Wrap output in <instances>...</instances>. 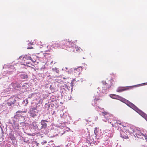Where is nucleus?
Wrapping results in <instances>:
<instances>
[{
  "label": "nucleus",
  "instance_id": "obj_1",
  "mask_svg": "<svg viewBox=\"0 0 147 147\" xmlns=\"http://www.w3.org/2000/svg\"><path fill=\"white\" fill-rule=\"evenodd\" d=\"M115 95L118 98H119V99L120 100L125 102L129 107L136 111L137 112L147 121V115L142 111L138 109L135 105L128 100L123 98L119 96Z\"/></svg>",
  "mask_w": 147,
  "mask_h": 147
},
{
  "label": "nucleus",
  "instance_id": "obj_2",
  "mask_svg": "<svg viewBox=\"0 0 147 147\" xmlns=\"http://www.w3.org/2000/svg\"><path fill=\"white\" fill-rule=\"evenodd\" d=\"M37 107H36L34 108H31L30 111V116L34 118L37 116L38 111L37 109Z\"/></svg>",
  "mask_w": 147,
  "mask_h": 147
},
{
  "label": "nucleus",
  "instance_id": "obj_3",
  "mask_svg": "<svg viewBox=\"0 0 147 147\" xmlns=\"http://www.w3.org/2000/svg\"><path fill=\"white\" fill-rule=\"evenodd\" d=\"M46 122H48V121L45 120H42L41 121L40 123L41 125V129H45L47 126V124Z\"/></svg>",
  "mask_w": 147,
  "mask_h": 147
},
{
  "label": "nucleus",
  "instance_id": "obj_4",
  "mask_svg": "<svg viewBox=\"0 0 147 147\" xmlns=\"http://www.w3.org/2000/svg\"><path fill=\"white\" fill-rule=\"evenodd\" d=\"M130 88H131V87H120L117 90V91L118 92H120L125 90H128Z\"/></svg>",
  "mask_w": 147,
  "mask_h": 147
},
{
  "label": "nucleus",
  "instance_id": "obj_5",
  "mask_svg": "<svg viewBox=\"0 0 147 147\" xmlns=\"http://www.w3.org/2000/svg\"><path fill=\"white\" fill-rule=\"evenodd\" d=\"M120 136L123 138H128V137L126 133L123 131H121L120 132Z\"/></svg>",
  "mask_w": 147,
  "mask_h": 147
},
{
  "label": "nucleus",
  "instance_id": "obj_6",
  "mask_svg": "<svg viewBox=\"0 0 147 147\" xmlns=\"http://www.w3.org/2000/svg\"><path fill=\"white\" fill-rule=\"evenodd\" d=\"M13 127V129L16 131L19 129V124L17 123H15L12 125Z\"/></svg>",
  "mask_w": 147,
  "mask_h": 147
},
{
  "label": "nucleus",
  "instance_id": "obj_7",
  "mask_svg": "<svg viewBox=\"0 0 147 147\" xmlns=\"http://www.w3.org/2000/svg\"><path fill=\"white\" fill-rule=\"evenodd\" d=\"M81 50H82V49L80 47H76L75 46V48H74V49L71 50L75 52H80Z\"/></svg>",
  "mask_w": 147,
  "mask_h": 147
},
{
  "label": "nucleus",
  "instance_id": "obj_8",
  "mask_svg": "<svg viewBox=\"0 0 147 147\" xmlns=\"http://www.w3.org/2000/svg\"><path fill=\"white\" fill-rule=\"evenodd\" d=\"M20 77L23 79L27 78L28 77V76L26 74H21L20 75Z\"/></svg>",
  "mask_w": 147,
  "mask_h": 147
},
{
  "label": "nucleus",
  "instance_id": "obj_9",
  "mask_svg": "<svg viewBox=\"0 0 147 147\" xmlns=\"http://www.w3.org/2000/svg\"><path fill=\"white\" fill-rule=\"evenodd\" d=\"M31 57L28 55H25L23 58V59L24 60H28V59H30L31 60Z\"/></svg>",
  "mask_w": 147,
  "mask_h": 147
},
{
  "label": "nucleus",
  "instance_id": "obj_10",
  "mask_svg": "<svg viewBox=\"0 0 147 147\" xmlns=\"http://www.w3.org/2000/svg\"><path fill=\"white\" fill-rule=\"evenodd\" d=\"M101 114L104 117H105L107 115H110V114L109 113L105 111L102 112Z\"/></svg>",
  "mask_w": 147,
  "mask_h": 147
},
{
  "label": "nucleus",
  "instance_id": "obj_11",
  "mask_svg": "<svg viewBox=\"0 0 147 147\" xmlns=\"http://www.w3.org/2000/svg\"><path fill=\"white\" fill-rule=\"evenodd\" d=\"M94 133L95 135H96V136L98 134V133L97 128L95 127V128L94 130Z\"/></svg>",
  "mask_w": 147,
  "mask_h": 147
},
{
  "label": "nucleus",
  "instance_id": "obj_12",
  "mask_svg": "<svg viewBox=\"0 0 147 147\" xmlns=\"http://www.w3.org/2000/svg\"><path fill=\"white\" fill-rule=\"evenodd\" d=\"M9 138L11 140H14L15 139V138L14 137V135L12 134H11Z\"/></svg>",
  "mask_w": 147,
  "mask_h": 147
},
{
  "label": "nucleus",
  "instance_id": "obj_13",
  "mask_svg": "<svg viewBox=\"0 0 147 147\" xmlns=\"http://www.w3.org/2000/svg\"><path fill=\"white\" fill-rule=\"evenodd\" d=\"M119 124V125H121L122 124V122L119 120L116 121V122L115 123V124Z\"/></svg>",
  "mask_w": 147,
  "mask_h": 147
},
{
  "label": "nucleus",
  "instance_id": "obj_14",
  "mask_svg": "<svg viewBox=\"0 0 147 147\" xmlns=\"http://www.w3.org/2000/svg\"><path fill=\"white\" fill-rule=\"evenodd\" d=\"M7 104L8 106H10L14 104V103L12 101H11L10 102H7Z\"/></svg>",
  "mask_w": 147,
  "mask_h": 147
},
{
  "label": "nucleus",
  "instance_id": "obj_15",
  "mask_svg": "<svg viewBox=\"0 0 147 147\" xmlns=\"http://www.w3.org/2000/svg\"><path fill=\"white\" fill-rule=\"evenodd\" d=\"M32 143V146L33 147H34V146H33V144H36V146H38L39 144V143H37L35 141H33Z\"/></svg>",
  "mask_w": 147,
  "mask_h": 147
},
{
  "label": "nucleus",
  "instance_id": "obj_16",
  "mask_svg": "<svg viewBox=\"0 0 147 147\" xmlns=\"http://www.w3.org/2000/svg\"><path fill=\"white\" fill-rule=\"evenodd\" d=\"M75 81V79H73L71 82L70 83V86L72 87L74 86V82Z\"/></svg>",
  "mask_w": 147,
  "mask_h": 147
},
{
  "label": "nucleus",
  "instance_id": "obj_17",
  "mask_svg": "<svg viewBox=\"0 0 147 147\" xmlns=\"http://www.w3.org/2000/svg\"><path fill=\"white\" fill-rule=\"evenodd\" d=\"M110 117V115H106L105 117H105L106 119H109Z\"/></svg>",
  "mask_w": 147,
  "mask_h": 147
},
{
  "label": "nucleus",
  "instance_id": "obj_18",
  "mask_svg": "<svg viewBox=\"0 0 147 147\" xmlns=\"http://www.w3.org/2000/svg\"><path fill=\"white\" fill-rule=\"evenodd\" d=\"M68 42L69 43V45H72L73 44L74 45V43L73 42H71V41L69 40L68 41Z\"/></svg>",
  "mask_w": 147,
  "mask_h": 147
},
{
  "label": "nucleus",
  "instance_id": "obj_19",
  "mask_svg": "<svg viewBox=\"0 0 147 147\" xmlns=\"http://www.w3.org/2000/svg\"><path fill=\"white\" fill-rule=\"evenodd\" d=\"M100 99L99 98H95V99H94V102L96 103L97 102L100 100Z\"/></svg>",
  "mask_w": 147,
  "mask_h": 147
},
{
  "label": "nucleus",
  "instance_id": "obj_20",
  "mask_svg": "<svg viewBox=\"0 0 147 147\" xmlns=\"http://www.w3.org/2000/svg\"><path fill=\"white\" fill-rule=\"evenodd\" d=\"M107 86H106V88H109L110 87H111V86H110V85H108V84H107V83H106V84H105Z\"/></svg>",
  "mask_w": 147,
  "mask_h": 147
},
{
  "label": "nucleus",
  "instance_id": "obj_21",
  "mask_svg": "<svg viewBox=\"0 0 147 147\" xmlns=\"http://www.w3.org/2000/svg\"><path fill=\"white\" fill-rule=\"evenodd\" d=\"M22 113V112L21 111H18L16 113L17 114L16 115H19L18 114V113Z\"/></svg>",
  "mask_w": 147,
  "mask_h": 147
},
{
  "label": "nucleus",
  "instance_id": "obj_22",
  "mask_svg": "<svg viewBox=\"0 0 147 147\" xmlns=\"http://www.w3.org/2000/svg\"><path fill=\"white\" fill-rule=\"evenodd\" d=\"M47 142V141H45L44 142H43L41 143L42 144H44L45 143H46Z\"/></svg>",
  "mask_w": 147,
  "mask_h": 147
},
{
  "label": "nucleus",
  "instance_id": "obj_23",
  "mask_svg": "<svg viewBox=\"0 0 147 147\" xmlns=\"http://www.w3.org/2000/svg\"><path fill=\"white\" fill-rule=\"evenodd\" d=\"M33 48V47H28L27 48L28 49H31Z\"/></svg>",
  "mask_w": 147,
  "mask_h": 147
},
{
  "label": "nucleus",
  "instance_id": "obj_24",
  "mask_svg": "<svg viewBox=\"0 0 147 147\" xmlns=\"http://www.w3.org/2000/svg\"><path fill=\"white\" fill-rule=\"evenodd\" d=\"M80 68H81V70H82L81 67H80H80H78V68L76 69H75V70H76V71H77V70H78V71L79 70H80Z\"/></svg>",
  "mask_w": 147,
  "mask_h": 147
},
{
  "label": "nucleus",
  "instance_id": "obj_25",
  "mask_svg": "<svg viewBox=\"0 0 147 147\" xmlns=\"http://www.w3.org/2000/svg\"><path fill=\"white\" fill-rule=\"evenodd\" d=\"M2 142L1 141H0V147H2Z\"/></svg>",
  "mask_w": 147,
  "mask_h": 147
},
{
  "label": "nucleus",
  "instance_id": "obj_26",
  "mask_svg": "<svg viewBox=\"0 0 147 147\" xmlns=\"http://www.w3.org/2000/svg\"><path fill=\"white\" fill-rule=\"evenodd\" d=\"M145 139L147 141V135L145 136Z\"/></svg>",
  "mask_w": 147,
  "mask_h": 147
},
{
  "label": "nucleus",
  "instance_id": "obj_27",
  "mask_svg": "<svg viewBox=\"0 0 147 147\" xmlns=\"http://www.w3.org/2000/svg\"><path fill=\"white\" fill-rule=\"evenodd\" d=\"M29 135H30V136H34L35 135V134H29Z\"/></svg>",
  "mask_w": 147,
  "mask_h": 147
},
{
  "label": "nucleus",
  "instance_id": "obj_28",
  "mask_svg": "<svg viewBox=\"0 0 147 147\" xmlns=\"http://www.w3.org/2000/svg\"><path fill=\"white\" fill-rule=\"evenodd\" d=\"M26 102H27V104L28 103V100L27 99H26Z\"/></svg>",
  "mask_w": 147,
  "mask_h": 147
},
{
  "label": "nucleus",
  "instance_id": "obj_29",
  "mask_svg": "<svg viewBox=\"0 0 147 147\" xmlns=\"http://www.w3.org/2000/svg\"><path fill=\"white\" fill-rule=\"evenodd\" d=\"M112 136H113L112 135L111 136V135L110 137H112Z\"/></svg>",
  "mask_w": 147,
  "mask_h": 147
},
{
  "label": "nucleus",
  "instance_id": "obj_30",
  "mask_svg": "<svg viewBox=\"0 0 147 147\" xmlns=\"http://www.w3.org/2000/svg\"><path fill=\"white\" fill-rule=\"evenodd\" d=\"M128 131H129V132H130V131H129V130H128Z\"/></svg>",
  "mask_w": 147,
  "mask_h": 147
},
{
  "label": "nucleus",
  "instance_id": "obj_31",
  "mask_svg": "<svg viewBox=\"0 0 147 147\" xmlns=\"http://www.w3.org/2000/svg\"><path fill=\"white\" fill-rule=\"evenodd\" d=\"M113 127H114V126L113 124Z\"/></svg>",
  "mask_w": 147,
  "mask_h": 147
}]
</instances>
